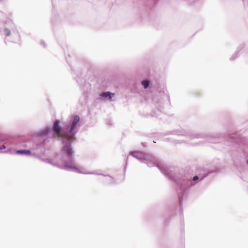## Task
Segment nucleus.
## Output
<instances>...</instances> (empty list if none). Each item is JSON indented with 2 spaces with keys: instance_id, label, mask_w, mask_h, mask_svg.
Returning a JSON list of instances; mask_svg holds the SVG:
<instances>
[{
  "instance_id": "412c9836",
  "label": "nucleus",
  "mask_w": 248,
  "mask_h": 248,
  "mask_svg": "<svg viewBox=\"0 0 248 248\" xmlns=\"http://www.w3.org/2000/svg\"><path fill=\"white\" fill-rule=\"evenodd\" d=\"M6 146L3 144L2 145L1 147H0V150H2V149H6Z\"/></svg>"
},
{
  "instance_id": "393cba45",
  "label": "nucleus",
  "mask_w": 248,
  "mask_h": 248,
  "mask_svg": "<svg viewBox=\"0 0 248 248\" xmlns=\"http://www.w3.org/2000/svg\"><path fill=\"white\" fill-rule=\"evenodd\" d=\"M234 136H233L232 138H234Z\"/></svg>"
},
{
  "instance_id": "0eeeda50",
  "label": "nucleus",
  "mask_w": 248,
  "mask_h": 248,
  "mask_svg": "<svg viewBox=\"0 0 248 248\" xmlns=\"http://www.w3.org/2000/svg\"><path fill=\"white\" fill-rule=\"evenodd\" d=\"M144 161L149 167L155 166L157 163V159L154 155L145 154Z\"/></svg>"
},
{
  "instance_id": "423d86ee",
  "label": "nucleus",
  "mask_w": 248,
  "mask_h": 248,
  "mask_svg": "<svg viewBox=\"0 0 248 248\" xmlns=\"http://www.w3.org/2000/svg\"><path fill=\"white\" fill-rule=\"evenodd\" d=\"M52 127L46 126L45 128L41 129L35 133V136L40 137H44L47 136L49 133L52 132V137L55 139L56 138L53 137V131L52 129Z\"/></svg>"
},
{
  "instance_id": "39448f33",
  "label": "nucleus",
  "mask_w": 248,
  "mask_h": 248,
  "mask_svg": "<svg viewBox=\"0 0 248 248\" xmlns=\"http://www.w3.org/2000/svg\"><path fill=\"white\" fill-rule=\"evenodd\" d=\"M168 134L184 136L189 140L199 138H207L209 142H210L216 143L217 142L216 141L217 139H215L214 137L207 136L203 134L197 133L191 131H186L182 128H179L170 131Z\"/></svg>"
},
{
  "instance_id": "2eb2a0df",
  "label": "nucleus",
  "mask_w": 248,
  "mask_h": 248,
  "mask_svg": "<svg viewBox=\"0 0 248 248\" xmlns=\"http://www.w3.org/2000/svg\"><path fill=\"white\" fill-rule=\"evenodd\" d=\"M240 143L246 146V147L244 149V150L245 152H247L246 148H248V142L246 141V140L245 139H241L240 140Z\"/></svg>"
},
{
  "instance_id": "20e7f679",
  "label": "nucleus",
  "mask_w": 248,
  "mask_h": 248,
  "mask_svg": "<svg viewBox=\"0 0 248 248\" xmlns=\"http://www.w3.org/2000/svg\"><path fill=\"white\" fill-rule=\"evenodd\" d=\"M0 33L8 41L14 43H18L20 41V36L17 27L11 21L6 22L5 26L0 29Z\"/></svg>"
},
{
  "instance_id": "ddd939ff",
  "label": "nucleus",
  "mask_w": 248,
  "mask_h": 248,
  "mask_svg": "<svg viewBox=\"0 0 248 248\" xmlns=\"http://www.w3.org/2000/svg\"><path fill=\"white\" fill-rule=\"evenodd\" d=\"M103 176L108 177V179L105 182V184L108 185H113L116 184V182L114 178L108 174H104Z\"/></svg>"
},
{
  "instance_id": "f8f14e48",
  "label": "nucleus",
  "mask_w": 248,
  "mask_h": 248,
  "mask_svg": "<svg viewBox=\"0 0 248 248\" xmlns=\"http://www.w3.org/2000/svg\"><path fill=\"white\" fill-rule=\"evenodd\" d=\"M244 48L245 45L244 44L240 45L238 46L236 51L232 55L230 58V60L233 61L238 58L239 56L240 53L244 49Z\"/></svg>"
},
{
  "instance_id": "f257e3e1",
  "label": "nucleus",
  "mask_w": 248,
  "mask_h": 248,
  "mask_svg": "<svg viewBox=\"0 0 248 248\" xmlns=\"http://www.w3.org/2000/svg\"><path fill=\"white\" fill-rule=\"evenodd\" d=\"M79 121V116L75 115L63 128L60 126V121L58 120H55L52 128L53 137L58 140L61 141L62 144H67L70 148H73L72 143L77 139L76 135L78 132L77 126Z\"/></svg>"
},
{
  "instance_id": "f3484780",
  "label": "nucleus",
  "mask_w": 248,
  "mask_h": 248,
  "mask_svg": "<svg viewBox=\"0 0 248 248\" xmlns=\"http://www.w3.org/2000/svg\"><path fill=\"white\" fill-rule=\"evenodd\" d=\"M80 172H81V173H83V174H92V175H102L103 176V175H104V174L103 173H97V172H88V173H84V172H82L80 170Z\"/></svg>"
},
{
  "instance_id": "b1692460",
  "label": "nucleus",
  "mask_w": 248,
  "mask_h": 248,
  "mask_svg": "<svg viewBox=\"0 0 248 248\" xmlns=\"http://www.w3.org/2000/svg\"><path fill=\"white\" fill-rule=\"evenodd\" d=\"M247 163L248 164V159L247 160Z\"/></svg>"
},
{
  "instance_id": "9b49d317",
  "label": "nucleus",
  "mask_w": 248,
  "mask_h": 248,
  "mask_svg": "<svg viewBox=\"0 0 248 248\" xmlns=\"http://www.w3.org/2000/svg\"><path fill=\"white\" fill-rule=\"evenodd\" d=\"M114 95V93H112L109 91L103 92L99 94V97L98 98V99L104 100V98H105L109 101H112V97H113Z\"/></svg>"
},
{
  "instance_id": "7ed1b4c3",
  "label": "nucleus",
  "mask_w": 248,
  "mask_h": 248,
  "mask_svg": "<svg viewBox=\"0 0 248 248\" xmlns=\"http://www.w3.org/2000/svg\"><path fill=\"white\" fill-rule=\"evenodd\" d=\"M214 171H208L205 172L203 175L199 176L195 175L193 177L192 180L188 179H182L180 180H174L175 182L178 186V193L179 196L180 209L181 210L182 200L183 198L186 195L189 189L194 185L193 182L196 183L198 180L202 181L207 177L210 173L214 172Z\"/></svg>"
},
{
  "instance_id": "f03ea898",
  "label": "nucleus",
  "mask_w": 248,
  "mask_h": 248,
  "mask_svg": "<svg viewBox=\"0 0 248 248\" xmlns=\"http://www.w3.org/2000/svg\"><path fill=\"white\" fill-rule=\"evenodd\" d=\"M61 152L62 155L60 156L58 155H56L55 158H59L62 164H60L57 161L49 158L47 163L62 170L81 173L79 169L76 167L73 148H70L67 144H62Z\"/></svg>"
},
{
  "instance_id": "9d476101",
  "label": "nucleus",
  "mask_w": 248,
  "mask_h": 248,
  "mask_svg": "<svg viewBox=\"0 0 248 248\" xmlns=\"http://www.w3.org/2000/svg\"><path fill=\"white\" fill-rule=\"evenodd\" d=\"M129 154L141 163H146L144 161L145 154L138 151H131Z\"/></svg>"
},
{
  "instance_id": "5701e85b",
  "label": "nucleus",
  "mask_w": 248,
  "mask_h": 248,
  "mask_svg": "<svg viewBox=\"0 0 248 248\" xmlns=\"http://www.w3.org/2000/svg\"><path fill=\"white\" fill-rule=\"evenodd\" d=\"M31 156H34L35 157H37V155H38L36 154L35 153H32Z\"/></svg>"
},
{
  "instance_id": "dca6fc26",
  "label": "nucleus",
  "mask_w": 248,
  "mask_h": 248,
  "mask_svg": "<svg viewBox=\"0 0 248 248\" xmlns=\"http://www.w3.org/2000/svg\"><path fill=\"white\" fill-rule=\"evenodd\" d=\"M37 158L39 159L40 160L47 163V162L49 161V158H43L40 155H37Z\"/></svg>"
},
{
  "instance_id": "4468645a",
  "label": "nucleus",
  "mask_w": 248,
  "mask_h": 248,
  "mask_svg": "<svg viewBox=\"0 0 248 248\" xmlns=\"http://www.w3.org/2000/svg\"><path fill=\"white\" fill-rule=\"evenodd\" d=\"M150 81L148 79H145L141 81V84L145 89L150 86Z\"/></svg>"
},
{
  "instance_id": "6ab92c4d",
  "label": "nucleus",
  "mask_w": 248,
  "mask_h": 248,
  "mask_svg": "<svg viewBox=\"0 0 248 248\" xmlns=\"http://www.w3.org/2000/svg\"><path fill=\"white\" fill-rule=\"evenodd\" d=\"M77 81L79 83L80 86H81L82 84H81L80 82L82 83H84V81H82V80L80 81V78L78 77L76 79Z\"/></svg>"
},
{
  "instance_id": "1a4fd4ad",
  "label": "nucleus",
  "mask_w": 248,
  "mask_h": 248,
  "mask_svg": "<svg viewBox=\"0 0 248 248\" xmlns=\"http://www.w3.org/2000/svg\"><path fill=\"white\" fill-rule=\"evenodd\" d=\"M158 169L165 176L170 180H174L173 174L172 171L170 170V168L166 167H160L158 166Z\"/></svg>"
},
{
  "instance_id": "6e6552de",
  "label": "nucleus",
  "mask_w": 248,
  "mask_h": 248,
  "mask_svg": "<svg viewBox=\"0 0 248 248\" xmlns=\"http://www.w3.org/2000/svg\"><path fill=\"white\" fill-rule=\"evenodd\" d=\"M3 153L11 154L15 153L16 154L22 155H32V153L30 150L25 149L18 150L16 151L9 148L5 151H3Z\"/></svg>"
},
{
  "instance_id": "4be33fe9",
  "label": "nucleus",
  "mask_w": 248,
  "mask_h": 248,
  "mask_svg": "<svg viewBox=\"0 0 248 248\" xmlns=\"http://www.w3.org/2000/svg\"><path fill=\"white\" fill-rule=\"evenodd\" d=\"M3 140V138L0 135V143Z\"/></svg>"
},
{
  "instance_id": "a211bd4d",
  "label": "nucleus",
  "mask_w": 248,
  "mask_h": 248,
  "mask_svg": "<svg viewBox=\"0 0 248 248\" xmlns=\"http://www.w3.org/2000/svg\"><path fill=\"white\" fill-rule=\"evenodd\" d=\"M48 141H49L47 140L46 139H44L43 142L40 145H37V146L35 148V149H38V148H40V147L44 146L46 144V142H48Z\"/></svg>"
},
{
  "instance_id": "aec40b11",
  "label": "nucleus",
  "mask_w": 248,
  "mask_h": 248,
  "mask_svg": "<svg viewBox=\"0 0 248 248\" xmlns=\"http://www.w3.org/2000/svg\"><path fill=\"white\" fill-rule=\"evenodd\" d=\"M245 6H248V0H242Z\"/></svg>"
}]
</instances>
